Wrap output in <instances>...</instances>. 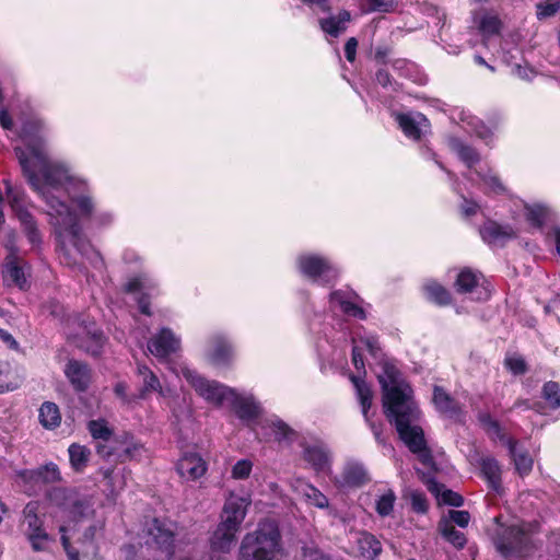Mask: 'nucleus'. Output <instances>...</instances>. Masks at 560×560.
<instances>
[{"label": "nucleus", "mask_w": 560, "mask_h": 560, "mask_svg": "<svg viewBox=\"0 0 560 560\" xmlns=\"http://www.w3.org/2000/svg\"><path fill=\"white\" fill-rule=\"evenodd\" d=\"M45 126L39 120L26 122L23 139L26 150H18V161L28 184L45 203L48 222L59 248V259L69 267L86 259L102 269L104 261L83 231L82 221L91 229H105L115 222V213L98 205L90 179L74 174L70 165L51 160L40 136Z\"/></svg>", "instance_id": "nucleus-1"}, {"label": "nucleus", "mask_w": 560, "mask_h": 560, "mask_svg": "<svg viewBox=\"0 0 560 560\" xmlns=\"http://www.w3.org/2000/svg\"><path fill=\"white\" fill-rule=\"evenodd\" d=\"M378 381L383 389V405L386 417L413 454L425 466L433 459L424 440L423 430L418 425L420 411L412 397V389L405 381L400 371L389 362H384Z\"/></svg>", "instance_id": "nucleus-2"}, {"label": "nucleus", "mask_w": 560, "mask_h": 560, "mask_svg": "<svg viewBox=\"0 0 560 560\" xmlns=\"http://www.w3.org/2000/svg\"><path fill=\"white\" fill-rule=\"evenodd\" d=\"M3 195L0 188V233L1 243L8 250L1 268L5 287H14L22 291L28 289L30 266L19 256L18 235L14 230L5 229Z\"/></svg>", "instance_id": "nucleus-3"}, {"label": "nucleus", "mask_w": 560, "mask_h": 560, "mask_svg": "<svg viewBox=\"0 0 560 560\" xmlns=\"http://www.w3.org/2000/svg\"><path fill=\"white\" fill-rule=\"evenodd\" d=\"M282 547L278 525L270 520L258 524L256 530L244 536L238 560H281Z\"/></svg>", "instance_id": "nucleus-4"}, {"label": "nucleus", "mask_w": 560, "mask_h": 560, "mask_svg": "<svg viewBox=\"0 0 560 560\" xmlns=\"http://www.w3.org/2000/svg\"><path fill=\"white\" fill-rule=\"evenodd\" d=\"M3 184V206L5 202L8 203L14 217L19 220L22 232L32 249L38 250L43 243V234L30 212L31 201L21 187L13 185L9 179H4Z\"/></svg>", "instance_id": "nucleus-5"}, {"label": "nucleus", "mask_w": 560, "mask_h": 560, "mask_svg": "<svg viewBox=\"0 0 560 560\" xmlns=\"http://www.w3.org/2000/svg\"><path fill=\"white\" fill-rule=\"evenodd\" d=\"M167 364L170 371L178 377H184L196 393L207 402L219 407L228 404L230 397H232L231 395L234 388H231L218 381L208 380L201 376L197 371L190 369L185 362L168 361Z\"/></svg>", "instance_id": "nucleus-6"}, {"label": "nucleus", "mask_w": 560, "mask_h": 560, "mask_svg": "<svg viewBox=\"0 0 560 560\" xmlns=\"http://www.w3.org/2000/svg\"><path fill=\"white\" fill-rule=\"evenodd\" d=\"M532 534L533 526L530 524L499 525L493 541L502 556L522 557L527 553L533 544Z\"/></svg>", "instance_id": "nucleus-7"}, {"label": "nucleus", "mask_w": 560, "mask_h": 560, "mask_svg": "<svg viewBox=\"0 0 560 560\" xmlns=\"http://www.w3.org/2000/svg\"><path fill=\"white\" fill-rule=\"evenodd\" d=\"M474 27L481 35L482 40L497 36L503 28L500 0H469Z\"/></svg>", "instance_id": "nucleus-8"}, {"label": "nucleus", "mask_w": 560, "mask_h": 560, "mask_svg": "<svg viewBox=\"0 0 560 560\" xmlns=\"http://www.w3.org/2000/svg\"><path fill=\"white\" fill-rule=\"evenodd\" d=\"M299 272L312 282L328 285L339 276V269L334 261L316 253H303L296 257Z\"/></svg>", "instance_id": "nucleus-9"}, {"label": "nucleus", "mask_w": 560, "mask_h": 560, "mask_svg": "<svg viewBox=\"0 0 560 560\" xmlns=\"http://www.w3.org/2000/svg\"><path fill=\"white\" fill-rule=\"evenodd\" d=\"M47 499L51 505L60 510L61 517L70 522H82L93 513L86 501L80 500L75 492L66 488H52Z\"/></svg>", "instance_id": "nucleus-10"}, {"label": "nucleus", "mask_w": 560, "mask_h": 560, "mask_svg": "<svg viewBox=\"0 0 560 560\" xmlns=\"http://www.w3.org/2000/svg\"><path fill=\"white\" fill-rule=\"evenodd\" d=\"M177 524L170 520L153 518L145 524L144 544L164 553L167 558L174 555Z\"/></svg>", "instance_id": "nucleus-11"}, {"label": "nucleus", "mask_w": 560, "mask_h": 560, "mask_svg": "<svg viewBox=\"0 0 560 560\" xmlns=\"http://www.w3.org/2000/svg\"><path fill=\"white\" fill-rule=\"evenodd\" d=\"M352 363L359 372L365 373V364L363 352L366 351L373 359L381 360L383 358L382 347L376 335L358 329L352 337Z\"/></svg>", "instance_id": "nucleus-12"}, {"label": "nucleus", "mask_w": 560, "mask_h": 560, "mask_svg": "<svg viewBox=\"0 0 560 560\" xmlns=\"http://www.w3.org/2000/svg\"><path fill=\"white\" fill-rule=\"evenodd\" d=\"M205 358L213 366H230L235 358L233 343L225 334L214 332L207 340Z\"/></svg>", "instance_id": "nucleus-13"}, {"label": "nucleus", "mask_w": 560, "mask_h": 560, "mask_svg": "<svg viewBox=\"0 0 560 560\" xmlns=\"http://www.w3.org/2000/svg\"><path fill=\"white\" fill-rule=\"evenodd\" d=\"M180 336L171 328L163 327L148 341V350L159 361L164 362L171 354L180 350Z\"/></svg>", "instance_id": "nucleus-14"}, {"label": "nucleus", "mask_w": 560, "mask_h": 560, "mask_svg": "<svg viewBox=\"0 0 560 560\" xmlns=\"http://www.w3.org/2000/svg\"><path fill=\"white\" fill-rule=\"evenodd\" d=\"M512 214L515 220L523 218L530 228L541 229L550 215V209L541 202L513 200Z\"/></svg>", "instance_id": "nucleus-15"}, {"label": "nucleus", "mask_w": 560, "mask_h": 560, "mask_svg": "<svg viewBox=\"0 0 560 560\" xmlns=\"http://www.w3.org/2000/svg\"><path fill=\"white\" fill-rule=\"evenodd\" d=\"M250 503L252 500L248 495L240 497L233 493L230 494L224 502L220 523L226 525L231 529L240 530Z\"/></svg>", "instance_id": "nucleus-16"}, {"label": "nucleus", "mask_w": 560, "mask_h": 560, "mask_svg": "<svg viewBox=\"0 0 560 560\" xmlns=\"http://www.w3.org/2000/svg\"><path fill=\"white\" fill-rule=\"evenodd\" d=\"M451 119L460 125L467 132L475 135L486 144H491L494 139L493 130L486 126L482 120L464 108H454L451 113Z\"/></svg>", "instance_id": "nucleus-17"}, {"label": "nucleus", "mask_w": 560, "mask_h": 560, "mask_svg": "<svg viewBox=\"0 0 560 560\" xmlns=\"http://www.w3.org/2000/svg\"><path fill=\"white\" fill-rule=\"evenodd\" d=\"M487 427L490 433L498 436L508 446L517 474L522 477L528 475L532 471L534 464L533 458L528 455V453L526 451L517 450V442L512 438H505L504 435H501L498 422L488 420Z\"/></svg>", "instance_id": "nucleus-18"}, {"label": "nucleus", "mask_w": 560, "mask_h": 560, "mask_svg": "<svg viewBox=\"0 0 560 560\" xmlns=\"http://www.w3.org/2000/svg\"><path fill=\"white\" fill-rule=\"evenodd\" d=\"M156 287V280L150 273L141 272L127 281L125 290L135 295L141 313L150 315L149 303L145 298L153 294Z\"/></svg>", "instance_id": "nucleus-19"}, {"label": "nucleus", "mask_w": 560, "mask_h": 560, "mask_svg": "<svg viewBox=\"0 0 560 560\" xmlns=\"http://www.w3.org/2000/svg\"><path fill=\"white\" fill-rule=\"evenodd\" d=\"M358 295L351 291L337 290L329 295V310L358 319H365V311L358 303Z\"/></svg>", "instance_id": "nucleus-20"}, {"label": "nucleus", "mask_w": 560, "mask_h": 560, "mask_svg": "<svg viewBox=\"0 0 560 560\" xmlns=\"http://www.w3.org/2000/svg\"><path fill=\"white\" fill-rule=\"evenodd\" d=\"M395 120L404 135L411 140H420L430 130V121L418 112L398 113Z\"/></svg>", "instance_id": "nucleus-21"}, {"label": "nucleus", "mask_w": 560, "mask_h": 560, "mask_svg": "<svg viewBox=\"0 0 560 560\" xmlns=\"http://www.w3.org/2000/svg\"><path fill=\"white\" fill-rule=\"evenodd\" d=\"M176 470L185 480L195 481L205 476L208 464L199 453L189 451L182 454L177 460Z\"/></svg>", "instance_id": "nucleus-22"}, {"label": "nucleus", "mask_w": 560, "mask_h": 560, "mask_svg": "<svg viewBox=\"0 0 560 560\" xmlns=\"http://www.w3.org/2000/svg\"><path fill=\"white\" fill-rule=\"evenodd\" d=\"M67 530L68 527L66 525L59 527L61 545L67 553L68 560H97L100 553L98 544H88L78 540V546H73L70 542V538L67 536Z\"/></svg>", "instance_id": "nucleus-23"}, {"label": "nucleus", "mask_w": 560, "mask_h": 560, "mask_svg": "<svg viewBox=\"0 0 560 560\" xmlns=\"http://www.w3.org/2000/svg\"><path fill=\"white\" fill-rule=\"evenodd\" d=\"M302 458L316 475L331 474V453L324 444L305 445L302 452Z\"/></svg>", "instance_id": "nucleus-24"}, {"label": "nucleus", "mask_w": 560, "mask_h": 560, "mask_svg": "<svg viewBox=\"0 0 560 560\" xmlns=\"http://www.w3.org/2000/svg\"><path fill=\"white\" fill-rule=\"evenodd\" d=\"M520 230L510 224H500L495 221L486 222L480 229L482 240L490 246H503L515 238Z\"/></svg>", "instance_id": "nucleus-25"}, {"label": "nucleus", "mask_w": 560, "mask_h": 560, "mask_svg": "<svg viewBox=\"0 0 560 560\" xmlns=\"http://www.w3.org/2000/svg\"><path fill=\"white\" fill-rule=\"evenodd\" d=\"M136 373L139 381L137 398L147 399L151 394H158L161 397L167 396V390L164 389L160 378L149 366L138 364Z\"/></svg>", "instance_id": "nucleus-26"}, {"label": "nucleus", "mask_w": 560, "mask_h": 560, "mask_svg": "<svg viewBox=\"0 0 560 560\" xmlns=\"http://www.w3.org/2000/svg\"><path fill=\"white\" fill-rule=\"evenodd\" d=\"M290 487L292 491L301 497L307 504L322 510L329 506L328 498L305 479L294 477L290 480Z\"/></svg>", "instance_id": "nucleus-27"}, {"label": "nucleus", "mask_w": 560, "mask_h": 560, "mask_svg": "<svg viewBox=\"0 0 560 560\" xmlns=\"http://www.w3.org/2000/svg\"><path fill=\"white\" fill-rule=\"evenodd\" d=\"M90 434L94 440H97L96 445L97 454L102 457H110L115 454V448L110 445L113 438V430L104 419L91 420L88 423Z\"/></svg>", "instance_id": "nucleus-28"}, {"label": "nucleus", "mask_w": 560, "mask_h": 560, "mask_svg": "<svg viewBox=\"0 0 560 560\" xmlns=\"http://www.w3.org/2000/svg\"><path fill=\"white\" fill-rule=\"evenodd\" d=\"M231 396L228 405L234 409L241 420L250 421L259 416L260 405L253 395L241 394L233 389Z\"/></svg>", "instance_id": "nucleus-29"}, {"label": "nucleus", "mask_w": 560, "mask_h": 560, "mask_svg": "<svg viewBox=\"0 0 560 560\" xmlns=\"http://www.w3.org/2000/svg\"><path fill=\"white\" fill-rule=\"evenodd\" d=\"M350 381L352 382V384L355 388V393H357V397H358V400L361 406L362 415H363L365 421L369 423L371 430L373 431L375 439L378 442H381V431L377 425H375L373 422L370 421V416H369V409L372 405V397H373L372 389L361 376L351 375Z\"/></svg>", "instance_id": "nucleus-30"}, {"label": "nucleus", "mask_w": 560, "mask_h": 560, "mask_svg": "<svg viewBox=\"0 0 560 560\" xmlns=\"http://www.w3.org/2000/svg\"><path fill=\"white\" fill-rule=\"evenodd\" d=\"M19 476L25 483L33 486L52 483L61 479L60 470L54 463H48L37 469L22 470Z\"/></svg>", "instance_id": "nucleus-31"}, {"label": "nucleus", "mask_w": 560, "mask_h": 560, "mask_svg": "<svg viewBox=\"0 0 560 560\" xmlns=\"http://www.w3.org/2000/svg\"><path fill=\"white\" fill-rule=\"evenodd\" d=\"M65 374L73 388L78 392L88 389L91 381V371L85 363L71 360L67 363Z\"/></svg>", "instance_id": "nucleus-32"}, {"label": "nucleus", "mask_w": 560, "mask_h": 560, "mask_svg": "<svg viewBox=\"0 0 560 560\" xmlns=\"http://www.w3.org/2000/svg\"><path fill=\"white\" fill-rule=\"evenodd\" d=\"M369 480L366 469L358 462H348L339 479L336 480L341 488L360 487Z\"/></svg>", "instance_id": "nucleus-33"}, {"label": "nucleus", "mask_w": 560, "mask_h": 560, "mask_svg": "<svg viewBox=\"0 0 560 560\" xmlns=\"http://www.w3.org/2000/svg\"><path fill=\"white\" fill-rule=\"evenodd\" d=\"M238 530L231 529L226 525L219 523L217 529L211 537V549L215 552L226 553L235 544L236 533Z\"/></svg>", "instance_id": "nucleus-34"}, {"label": "nucleus", "mask_w": 560, "mask_h": 560, "mask_svg": "<svg viewBox=\"0 0 560 560\" xmlns=\"http://www.w3.org/2000/svg\"><path fill=\"white\" fill-rule=\"evenodd\" d=\"M351 14L347 10L339 11L336 15H330L326 19L319 20L320 28L329 36L338 37L347 30L350 22Z\"/></svg>", "instance_id": "nucleus-35"}, {"label": "nucleus", "mask_w": 560, "mask_h": 560, "mask_svg": "<svg viewBox=\"0 0 560 560\" xmlns=\"http://www.w3.org/2000/svg\"><path fill=\"white\" fill-rule=\"evenodd\" d=\"M23 382V376L16 366L9 362H0V394L18 389Z\"/></svg>", "instance_id": "nucleus-36"}, {"label": "nucleus", "mask_w": 560, "mask_h": 560, "mask_svg": "<svg viewBox=\"0 0 560 560\" xmlns=\"http://www.w3.org/2000/svg\"><path fill=\"white\" fill-rule=\"evenodd\" d=\"M448 148L452 152L457 154L458 159L463 161L468 168H471L479 162V153L475 148L465 143L457 137H450L447 139Z\"/></svg>", "instance_id": "nucleus-37"}, {"label": "nucleus", "mask_w": 560, "mask_h": 560, "mask_svg": "<svg viewBox=\"0 0 560 560\" xmlns=\"http://www.w3.org/2000/svg\"><path fill=\"white\" fill-rule=\"evenodd\" d=\"M476 173L477 176L480 178L481 187L485 194L498 196L503 195L508 191L506 186L493 170H480L477 171Z\"/></svg>", "instance_id": "nucleus-38"}, {"label": "nucleus", "mask_w": 560, "mask_h": 560, "mask_svg": "<svg viewBox=\"0 0 560 560\" xmlns=\"http://www.w3.org/2000/svg\"><path fill=\"white\" fill-rule=\"evenodd\" d=\"M361 556L368 560H374L382 552L381 541L368 532H361L357 539Z\"/></svg>", "instance_id": "nucleus-39"}, {"label": "nucleus", "mask_w": 560, "mask_h": 560, "mask_svg": "<svg viewBox=\"0 0 560 560\" xmlns=\"http://www.w3.org/2000/svg\"><path fill=\"white\" fill-rule=\"evenodd\" d=\"M481 472L489 487L495 491L501 490V468L499 463L492 457H486L481 460Z\"/></svg>", "instance_id": "nucleus-40"}, {"label": "nucleus", "mask_w": 560, "mask_h": 560, "mask_svg": "<svg viewBox=\"0 0 560 560\" xmlns=\"http://www.w3.org/2000/svg\"><path fill=\"white\" fill-rule=\"evenodd\" d=\"M433 402L441 413L448 417H454L459 412L457 402L440 386L434 387Z\"/></svg>", "instance_id": "nucleus-41"}, {"label": "nucleus", "mask_w": 560, "mask_h": 560, "mask_svg": "<svg viewBox=\"0 0 560 560\" xmlns=\"http://www.w3.org/2000/svg\"><path fill=\"white\" fill-rule=\"evenodd\" d=\"M38 418L45 429L52 430L59 427L61 422L59 407L55 402L45 401L38 410Z\"/></svg>", "instance_id": "nucleus-42"}, {"label": "nucleus", "mask_w": 560, "mask_h": 560, "mask_svg": "<svg viewBox=\"0 0 560 560\" xmlns=\"http://www.w3.org/2000/svg\"><path fill=\"white\" fill-rule=\"evenodd\" d=\"M481 276L471 269H463L456 279L455 287L459 293H472L478 291Z\"/></svg>", "instance_id": "nucleus-43"}, {"label": "nucleus", "mask_w": 560, "mask_h": 560, "mask_svg": "<svg viewBox=\"0 0 560 560\" xmlns=\"http://www.w3.org/2000/svg\"><path fill=\"white\" fill-rule=\"evenodd\" d=\"M429 490L436 497L439 503L456 508L464 504V499L460 494L450 489H445L443 485L431 482L429 485Z\"/></svg>", "instance_id": "nucleus-44"}, {"label": "nucleus", "mask_w": 560, "mask_h": 560, "mask_svg": "<svg viewBox=\"0 0 560 560\" xmlns=\"http://www.w3.org/2000/svg\"><path fill=\"white\" fill-rule=\"evenodd\" d=\"M264 423L279 442H289L294 434L293 430L277 416L267 417Z\"/></svg>", "instance_id": "nucleus-45"}, {"label": "nucleus", "mask_w": 560, "mask_h": 560, "mask_svg": "<svg viewBox=\"0 0 560 560\" xmlns=\"http://www.w3.org/2000/svg\"><path fill=\"white\" fill-rule=\"evenodd\" d=\"M423 292L425 298L435 304L446 305L451 302L448 291L433 280H429L423 284Z\"/></svg>", "instance_id": "nucleus-46"}, {"label": "nucleus", "mask_w": 560, "mask_h": 560, "mask_svg": "<svg viewBox=\"0 0 560 560\" xmlns=\"http://www.w3.org/2000/svg\"><path fill=\"white\" fill-rule=\"evenodd\" d=\"M70 465L75 471H82L89 463L91 451L80 444H71L68 448Z\"/></svg>", "instance_id": "nucleus-47"}, {"label": "nucleus", "mask_w": 560, "mask_h": 560, "mask_svg": "<svg viewBox=\"0 0 560 560\" xmlns=\"http://www.w3.org/2000/svg\"><path fill=\"white\" fill-rule=\"evenodd\" d=\"M39 503L36 501L28 502L23 510L24 532L38 530L44 527V521L38 516Z\"/></svg>", "instance_id": "nucleus-48"}, {"label": "nucleus", "mask_w": 560, "mask_h": 560, "mask_svg": "<svg viewBox=\"0 0 560 560\" xmlns=\"http://www.w3.org/2000/svg\"><path fill=\"white\" fill-rule=\"evenodd\" d=\"M439 530L454 547L460 549L465 546L466 537L464 533L456 530L447 518H441L439 522Z\"/></svg>", "instance_id": "nucleus-49"}, {"label": "nucleus", "mask_w": 560, "mask_h": 560, "mask_svg": "<svg viewBox=\"0 0 560 560\" xmlns=\"http://www.w3.org/2000/svg\"><path fill=\"white\" fill-rule=\"evenodd\" d=\"M84 331L86 335V345L83 346L85 351L92 355H100L105 345L103 332L97 328H90L88 326H84Z\"/></svg>", "instance_id": "nucleus-50"}, {"label": "nucleus", "mask_w": 560, "mask_h": 560, "mask_svg": "<svg viewBox=\"0 0 560 560\" xmlns=\"http://www.w3.org/2000/svg\"><path fill=\"white\" fill-rule=\"evenodd\" d=\"M396 494L392 489L378 493L375 499V511L381 517L390 516L394 512Z\"/></svg>", "instance_id": "nucleus-51"}, {"label": "nucleus", "mask_w": 560, "mask_h": 560, "mask_svg": "<svg viewBox=\"0 0 560 560\" xmlns=\"http://www.w3.org/2000/svg\"><path fill=\"white\" fill-rule=\"evenodd\" d=\"M27 541L34 551H45L48 549L52 538L48 535L45 527L38 530L24 532Z\"/></svg>", "instance_id": "nucleus-52"}, {"label": "nucleus", "mask_w": 560, "mask_h": 560, "mask_svg": "<svg viewBox=\"0 0 560 560\" xmlns=\"http://www.w3.org/2000/svg\"><path fill=\"white\" fill-rule=\"evenodd\" d=\"M104 521L97 520L90 524L78 540L85 542L98 544V539L103 536Z\"/></svg>", "instance_id": "nucleus-53"}, {"label": "nucleus", "mask_w": 560, "mask_h": 560, "mask_svg": "<svg viewBox=\"0 0 560 560\" xmlns=\"http://www.w3.org/2000/svg\"><path fill=\"white\" fill-rule=\"evenodd\" d=\"M542 397L548 405L556 409L560 407V385L557 382H547L542 387Z\"/></svg>", "instance_id": "nucleus-54"}, {"label": "nucleus", "mask_w": 560, "mask_h": 560, "mask_svg": "<svg viewBox=\"0 0 560 560\" xmlns=\"http://www.w3.org/2000/svg\"><path fill=\"white\" fill-rule=\"evenodd\" d=\"M105 479L107 480V486L110 488V492L118 493L126 486V472L115 471V470H106L104 474Z\"/></svg>", "instance_id": "nucleus-55"}, {"label": "nucleus", "mask_w": 560, "mask_h": 560, "mask_svg": "<svg viewBox=\"0 0 560 560\" xmlns=\"http://www.w3.org/2000/svg\"><path fill=\"white\" fill-rule=\"evenodd\" d=\"M362 5L368 12H390L394 11L396 0H362Z\"/></svg>", "instance_id": "nucleus-56"}, {"label": "nucleus", "mask_w": 560, "mask_h": 560, "mask_svg": "<svg viewBox=\"0 0 560 560\" xmlns=\"http://www.w3.org/2000/svg\"><path fill=\"white\" fill-rule=\"evenodd\" d=\"M253 466L254 465L250 459H240L233 465L231 469V477L235 480H245L250 476Z\"/></svg>", "instance_id": "nucleus-57"}, {"label": "nucleus", "mask_w": 560, "mask_h": 560, "mask_svg": "<svg viewBox=\"0 0 560 560\" xmlns=\"http://www.w3.org/2000/svg\"><path fill=\"white\" fill-rule=\"evenodd\" d=\"M506 369L514 375H521L526 372L525 360L518 354H509L504 360Z\"/></svg>", "instance_id": "nucleus-58"}, {"label": "nucleus", "mask_w": 560, "mask_h": 560, "mask_svg": "<svg viewBox=\"0 0 560 560\" xmlns=\"http://www.w3.org/2000/svg\"><path fill=\"white\" fill-rule=\"evenodd\" d=\"M560 9V0H544L537 4V16L545 19L555 15Z\"/></svg>", "instance_id": "nucleus-59"}, {"label": "nucleus", "mask_w": 560, "mask_h": 560, "mask_svg": "<svg viewBox=\"0 0 560 560\" xmlns=\"http://www.w3.org/2000/svg\"><path fill=\"white\" fill-rule=\"evenodd\" d=\"M442 518H447L451 524H456L459 527H467L470 522V514L467 511L462 510H450L446 516Z\"/></svg>", "instance_id": "nucleus-60"}, {"label": "nucleus", "mask_w": 560, "mask_h": 560, "mask_svg": "<svg viewBox=\"0 0 560 560\" xmlns=\"http://www.w3.org/2000/svg\"><path fill=\"white\" fill-rule=\"evenodd\" d=\"M396 67L397 68L406 67L407 71L404 73V75L410 78L413 82H417L419 84H422L425 82L424 75L420 74L417 71L416 66L413 63L407 62L406 60H398L396 62Z\"/></svg>", "instance_id": "nucleus-61"}, {"label": "nucleus", "mask_w": 560, "mask_h": 560, "mask_svg": "<svg viewBox=\"0 0 560 560\" xmlns=\"http://www.w3.org/2000/svg\"><path fill=\"white\" fill-rule=\"evenodd\" d=\"M411 506L418 513H425L428 510V502L423 493L415 491L411 493Z\"/></svg>", "instance_id": "nucleus-62"}, {"label": "nucleus", "mask_w": 560, "mask_h": 560, "mask_svg": "<svg viewBox=\"0 0 560 560\" xmlns=\"http://www.w3.org/2000/svg\"><path fill=\"white\" fill-rule=\"evenodd\" d=\"M128 384L126 382H118L115 386H114V393L115 395L120 398V400L124 402V404H131L136 398L137 396H130L128 395Z\"/></svg>", "instance_id": "nucleus-63"}, {"label": "nucleus", "mask_w": 560, "mask_h": 560, "mask_svg": "<svg viewBox=\"0 0 560 560\" xmlns=\"http://www.w3.org/2000/svg\"><path fill=\"white\" fill-rule=\"evenodd\" d=\"M304 560H330V558L317 548L305 547L303 549Z\"/></svg>", "instance_id": "nucleus-64"}]
</instances>
